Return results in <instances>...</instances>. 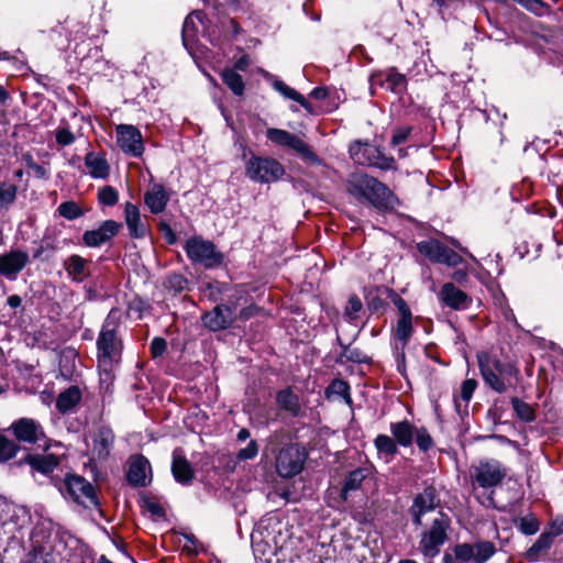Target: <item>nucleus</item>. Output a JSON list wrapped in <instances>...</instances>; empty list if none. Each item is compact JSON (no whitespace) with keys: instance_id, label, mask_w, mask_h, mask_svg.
Returning <instances> with one entry per match:
<instances>
[{"instance_id":"nucleus-16","label":"nucleus","mask_w":563,"mask_h":563,"mask_svg":"<svg viewBox=\"0 0 563 563\" xmlns=\"http://www.w3.org/2000/svg\"><path fill=\"white\" fill-rule=\"evenodd\" d=\"M29 254L21 250H12L0 255V275L14 280L18 274L27 265Z\"/></svg>"},{"instance_id":"nucleus-8","label":"nucleus","mask_w":563,"mask_h":563,"mask_svg":"<svg viewBox=\"0 0 563 563\" xmlns=\"http://www.w3.org/2000/svg\"><path fill=\"white\" fill-rule=\"evenodd\" d=\"M306 457L305 450L298 444L286 445L276 456V471L282 477H294L302 471Z\"/></svg>"},{"instance_id":"nucleus-57","label":"nucleus","mask_w":563,"mask_h":563,"mask_svg":"<svg viewBox=\"0 0 563 563\" xmlns=\"http://www.w3.org/2000/svg\"><path fill=\"white\" fill-rule=\"evenodd\" d=\"M166 341L162 338H154L151 342V353L153 357H158L166 351Z\"/></svg>"},{"instance_id":"nucleus-54","label":"nucleus","mask_w":563,"mask_h":563,"mask_svg":"<svg viewBox=\"0 0 563 563\" xmlns=\"http://www.w3.org/2000/svg\"><path fill=\"white\" fill-rule=\"evenodd\" d=\"M476 386L477 383L474 379L464 380L461 386L460 398L467 404L472 399Z\"/></svg>"},{"instance_id":"nucleus-63","label":"nucleus","mask_w":563,"mask_h":563,"mask_svg":"<svg viewBox=\"0 0 563 563\" xmlns=\"http://www.w3.org/2000/svg\"><path fill=\"white\" fill-rule=\"evenodd\" d=\"M21 297L18 295H11L7 299V303L10 308L15 309L21 306Z\"/></svg>"},{"instance_id":"nucleus-62","label":"nucleus","mask_w":563,"mask_h":563,"mask_svg":"<svg viewBox=\"0 0 563 563\" xmlns=\"http://www.w3.org/2000/svg\"><path fill=\"white\" fill-rule=\"evenodd\" d=\"M310 96L314 99H324L328 96V90L323 87H317L314 88Z\"/></svg>"},{"instance_id":"nucleus-35","label":"nucleus","mask_w":563,"mask_h":563,"mask_svg":"<svg viewBox=\"0 0 563 563\" xmlns=\"http://www.w3.org/2000/svg\"><path fill=\"white\" fill-rule=\"evenodd\" d=\"M287 147L294 150L302 158L310 163L318 164L320 162L318 156L313 153L309 145L295 134L290 135Z\"/></svg>"},{"instance_id":"nucleus-47","label":"nucleus","mask_w":563,"mask_h":563,"mask_svg":"<svg viewBox=\"0 0 563 563\" xmlns=\"http://www.w3.org/2000/svg\"><path fill=\"white\" fill-rule=\"evenodd\" d=\"M519 529L522 533L531 536L538 532L539 521L533 516H526L520 519Z\"/></svg>"},{"instance_id":"nucleus-46","label":"nucleus","mask_w":563,"mask_h":563,"mask_svg":"<svg viewBox=\"0 0 563 563\" xmlns=\"http://www.w3.org/2000/svg\"><path fill=\"white\" fill-rule=\"evenodd\" d=\"M292 133L280 130V129H268L267 130V139L272 141L273 143H276L278 145L287 146L289 137Z\"/></svg>"},{"instance_id":"nucleus-39","label":"nucleus","mask_w":563,"mask_h":563,"mask_svg":"<svg viewBox=\"0 0 563 563\" xmlns=\"http://www.w3.org/2000/svg\"><path fill=\"white\" fill-rule=\"evenodd\" d=\"M473 563H486L496 552L495 545L489 541H481L473 544Z\"/></svg>"},{"instance_id":"nucleus-38","label":"nucleus","mask_w":563,"mask_h":563,"mask_svg":"<svg viewBox=\"0 0 563 563\" xmlns=\"http://www.w3.org/2000/svg\"><path fill=\"white\" fill-rule=\"evenodd\" d=\"M223 82L231 89L236 96H242L244 92V81L242 76L236 73L235 69L228 68L221 74Z\"/></svg>"},{"instance_id":"nucleus-64","label":"nucleus","mask_w":563,"mask_h":563,"mask_svg":"<svg viewBox=\"0 0 563 563\" xmlns=\"http://www.w3.org/2000/svg\"><path fill=\"white\" fill-rule=\"evenodd\" d=\"M452 278H453L456 283L462 284L463 282H465V280H466V278H467V274H466V272H465V271L459 269V271H455V272L453 273Z\"/></svg>"},{"instance_id":"nucleus-30","label":"nucleus","mask_w":563,"mask_h":563,"mask_svg":"<svg viewBox=\"0 0 563 563\" xmlns=\"http://www.w3.org/2000/svg\"><path fill=\"white\" fill-rule=\"evenodd\" d=\"M26 461L34 470L43 474L52 473L59 464V459L54 454L29 455Z\"/></svg>"},{"instance_id":"nucleus-31","label":"nucleus","mask_w":563,"mask_h":563,"mask_svg":"<svg viewBox=\"0 0 563 563\" xmlns=\"http://www.w3.org/2000/svg\"><path fill=\"white\" fill-rule=\"evenodd\" d=\"M81 398V394L78 387L71 386L65 391L60 393L56 400V408L60 412H66L75 407Z\"/></svg>"},{"instance_id":"nucleus-25","label":"nucleus","mask_w":563,"mask_h":563,"mask_svg":"<svg viewBox=\"0 0 563 563\" xmlns=\"http://www.w3.org/2000/svg\"><path fill=\"white\" fill-rule=\"evenodd\" d=\"M68 277L75 283H82L89 275V262L80 255L74 254L64 261Z\"/></svg>"},{"instance_id":"nucleus-61","label":"nucleus","mask_w":563,"mask_h":563,"mask_svg":"<svg viewBox=\"0 0 563 563\" xmlns=\"http://www.w3.org/2000/svg\"><path fill=\"white\" fill-rule=\"evenodd\" d=\"M551 529H552V531H550V533L553 534V538L562 534L563 533V518L554 519L551 523Z\"/></svg>"},{"instance_id":"nucleus-45","label":"nucleus","mask_w":563,"mask_h":563,"mask_svg":"<svg viewBox=\"0 0 563 563\" xmlns=\"http://www.w3.org/2000/svg\"><path fill=\"white\" fill-rule=\"evenodd\" d=\"M18 446L14 442L0 435V462L12 459L16 453Z\"/></svg>"},{"instance_id":"nucleus-56","label":"nucleus","mask_w":563,"mask_h":563,"mask_svg":"<svg viewBox=\"0 0 563 563\" xmlns=\"http://www.w3.org/2000/svg\"><path fill=\"white\" fill-rule=\"evenodd\" d=\"M362 307H363V305H362V301L360 300V298L356 296H352L349 298V301H347V305L345 308V314L350 319H354L356 313H358L362 310Z\"/></svg>"},{"instance_id":"nucleus-21","label":"nucleus","mask_w":563,"mask_h":563,"mask_svg":"<svg viewBox=\"0 0 563 563\" xmlns=\"http://www.w3.org/2000/svg\"><path fill=\"white\" fill-rule=\"evenodd\" d=\"M124 219L129 233L134 239H143L147 234V225L142 221L140 209L136 205H124Z\"/></svg>"},{"instance_id":"nucleus-43","label":"nucleus","mask_w":563,"mask_h":563,"mask_svg":"<svg viewBox=\"0 0 563 563\" xmlns=\"http://www.w3.org/2000/svg\"><path fill=\"white\" fill-rule=\"evenodd\" d=\"M98 200L104 206H114L119 200V192L112 186H103L98 190Z\"/></svg>"},{"instance_id":"nucleus-4","label":"nucleus","mask_w":563,"mask_h":563,"mask_svg":"<svg viewBox=\"0 0 563 563\" xmlns=\"http://www.w3.org/2000/svg\"><path fill=\"white\" fill-rule=\"evenodd\" d=\"M284 174V166L272 157L254 155L245 164V175L254 183H275L279 180Z\"/></svg>"},{"instance_id":"nucleus-6","label":"nucleus","mask_w":563,"mask_h":563,"mask_svg":"<svg viewBox=\"0 0 563 563\" xmlns=\"http://www.w3.org/2000/svg\"><path fill=\"white\" fill-rule=\"evenodd\" d=\"M350 155L352 159L360 165L378 167L380 169H390L394 165V158L386 156L377 146L360 141L350 145Z\"/></svg>"},{"instance_id":"nucleus-49","label":"nucleus","mask_w":563,"mask_h":563,"mask_svg":"<svg viewBox=\"0 0 563 563\" xmlns=\"http://www.w3.org/2000/svg\"><path fill=\"white\" fill-rule=\"evenodd\" d=\"M415 437L418 448L423 452L428 451L433 445L432 438L424 428L416 430Z\"/></svg>"},{"instance_id":"nucleus-22","label":"nucleus","mask_w":563,"mask_h":563,"mask_svg":"<svg viewBox=\"0 0 563 563\" xmlns=\"http://www.w3.org/2000/svg\"><path fill=\"white\" fill-rule=\"evenodd\" d=\"M440 297L445 306L455 310L467 309L471 302L468 296L452 283L442 286Z\"/></svg>"},{"instance_id":"nucleus-9","label":"nucleus","mask_w":563,"mask_h":563,"mask_svg":"<svg viewBox=\"0 0 563 563\" xmlns=\"http://www.w3.org/2000/svg\"><path fill=\"white\" fill-rule=\"evenodd\" d=\"M67 495L80 505H98L95 487L86 478L79 475H67L64 481Z\"/></svg>"},{"instance_id":"nucleus-50","label":"nucleus","mask_w":563,"mask_h":563,"mask_svg":"<svg viewBox=\"0 0 563 563\" xmlns=\"http://www.w3.org/2000/svg\"><path fill=\"white\" fill-rule=\"evenodd\" d=\"M515 2H518L522 7H525L527 10L538 14L542 15L547 11V7L542 0H514Z\"/></svg>"},{"instance_id":"nucleus-53","label":"nucleus","mask_w":563,"mask_h":563,"mask_svg":"<svg viewBox=\"0 0 563 563\" xmlns=\"http://www.w3.org/2000/svg\"><path fill=\"white\" fill-rule=\"evenodd\" d=\"M166 286L176 292L183 291L187 286V279L180 274H172L166 280Z\"/></svg>"},{"instance_id":"nucleus-5","label":"nucleus","mask_w":563,"mask_h":563,"mask_svg":"<svg viewBox=\"0 0 563 563\" xmlns=\"http://www.w3.org/2000/svg\"><path fill=\"white\" fill-rule=\"evenodd\" d=\"M185 251L191 262L199 263L206 268L219 266L223 261V255L216 245L201 238L189 239L186 242Z\"/></svg>"},{"instance_id":"nucleus-19","label":"nucleus","mask_w":563,"mask_h":563,"mask_svg":"<svg viewBox=\"0 0 563 563\" xmlns=\"http://www.w3.org/2000/svg\"><path fill=\"white\" fill-rule=\"evenodd\" d=\"M119 227L115 221L107 220L98 229L86 231L82 241L89 247H98L112 239L118 233Z\"/></svg>"},{"instance_id":"nucleus-11","label":"nucleus","mask_w":563,"mask_h":563,"mask_svg":"<svg viewBox=\"0 0 563 563\" xmlns=\"http://www.w3.org/2000/svg\"><path fill=\"white\" fill-rule=\"evenodd\" d=\"M506 475V468L496 460L481 461L472 472L473 478L483 488L497 486Z\"/></svg>"},{"instance_id":"nucleus-52","label":"nucleus","mask_w":563,"mask_h":563,"mask_svg":"<svg viewBox=\"0 0 563 563\" xmlns=\"http://www.w3.org/2000/svg\"><path fill=\"white\" fill-rule=\"evenodd\" d=\"M257 453H258V445L255 440H251L249 442V444L246 445V448L241 449L238 452L236 457L240 461H247V460L254 459L257 455Z\"/></svg>"},{"instance_id":"nucleus-26","label":"nucleus","mask_w":563,"mask_h":563,"mask_svg":"<svg viewBox=\"0 0 563 563\" xmlns=\"http://www.w3.org/2000/svg\"><path fill=\"white\" fill-rule=\"evenodd\" d=\"M374 84H378L387 90L400 95L406 90L407 79L405 75L389 69L386 73L378 74L373 77Z\"/></svg>"},{"instance_id":"nucleus-3","label":"nucleus","mask_w":563,"mask_h":563,"mask_svg":"<svg viewBox=\"0 0 563 563\" xmlns=\"http://www.w3.org/2000/svg\"><path fill=\"white\" fill-rule=\"evenodd\" d=\"M450 523L448 515L442 511L437 512L430 528L421 533L419 541V551L424 558L433 559L440 553L441 547L448 539Z\"/></svg>"},{"instance_id":"nucleus-2","label":"nucleus","mask_w":563,"mask_h":563,"mask_svg":"<svg viewBox=\"0 0 563 563\" xmlns=\"http://www.w3.org/2000/svg\"><path fill=\"white\" fill-rule=\"evenodd\" d=\"M117 328L118 325L108 318L97 339V357L101 383H110L113 379V369L121 360L122 343L118 338Z\"/></svg>"},{"instance_id":"nucleus-55","label":"nucleus","mask_w":563,"mask_h":563,"mask_svg":"<svg viewBox=\"0 0 563 563\" xmlns=\"http://www.w3.org/2000/svg\"><path fill=\"white\" fill-rule=\"evenodd\" d=\"M410 133H411L410 126L397 128L393 133L391 145L397 146V145L405 143L406 140L408 139V136L410 135Z\"/></svg>"},{"instance_id":"nucleus-37","label":"nucleus","mask_w":563,"mask_h":563,"mask_svg":"<svg viewBox=\"0 0 563 563\" xmlns=\"http://www.w3.org/2000/svg\"><path fill=\"white\" fill-rule=\"evenodd\" d=\"M273 88L283 97L297 101L301 107L310 111L311 106L306 98L291 87L287 86L284 81L277 79L274 80Z\"/></svg>"},{"instance_id":"nucleus-13","label":"nucleus","mask_w":563,"mask_h":563,"mask_svg":"<svg viewBox=\"0 0 563 563\" xmlns=\"http://www.w3.org/2000/svg\"><path fill=\"white\" fill-rule=\"evenodd\" d=\"M114 434L111 429L101 427L87 438V450L91 462L104 461L112 449Z\"/></svg>"},{"instance_id":"nucleus-7","label":"nucleus","mask_w":563,"mask_h":563,"mask_svg":"<svg viewBox=\"0 0 563 563\" xmlns=\"http://www.w3.org/2000/svg\"><path fill=\"white\" fill-rule=\"evenodd\" d=\"M477 360L485 383L497 393H504L506 390V385L500 378V375L505 373L512 375L515 373V368L490 357L487 353H479L477 355Z\"/></svg>"},{"instance_id":"nucleus-28","label":"nucleus","mask_w":563,"mask_h":563,"mask_svg":"<svg viewBox=\"0 0 563 563\" xmlns=\"http://www.w3.org/2000/svg\"><path fill=\"white\" fill-rule=\"evenodd\" d=\"M203 13L200 11L191 12L187 15L183 26V43L186 48H189L190 45L195 42L196 35L198 33V24L203 23Z\"/></svg>"},{"instance_id":"nucleus-1","label":"nucleus","mask_w":563,"mask_h":563,"mask_svg":"<svg viewBox=\"0 0 563 563\" xmlns=\"http://www.w3.org/2000/svg\"><path fill=\"white\" fill-rule=\"evenodd\" d=\"M345 185L347 194L358 203L371 205L378 210L394 207L393 192L375 177L361 172L352 173Z\"/></svg>"},{"instance_id":"nucleus-58","label":"nucleus","mask_w":563,"mask_h":563,"mask_svg":"<svg viewBox=\"0 0 563 563\" xmlns=\"http://www.w3.org/2000/svg\"><path fill=\"white\" fill-rule=\"evenodd\" d=\"M405 349L402 345L395 343V358L400 373L405 371Z\"/></svg>"},{"instance_id":"nucleus-41","label":"nucleus","mask_w":563,"mask_h":563,"mask_svg":"<svg viewBox=\"0 0 563 563\" xmlns=\"http://www.w3.org/2000/svg\"><path fill=\"white\" fill-rule=\"evenodd\" d=\"M25 563H56L54 555L45 549L34 547L25 556Z\"/></svg>"},{"instance_id":"nucleus-27","label":"nucleus","mask_w":563,"mask_h":563,"mask_svg":"<svg viewBox=\"0 0 563 563\" xmlns=\"http://www.w3.org/2000/svg\"><path fill=\"white\" fill-rule=\"evenodd\" d=\"M172 472L175 479L183 485L190 484L194 478L191 464L177 451L173 454Z\"/></svg>"},{"instance_id":"nucleus-40","label":"nucleus","mask_w":563,"mask_h":563,"mask_svg":"<svg viewBox=\"0 0 563 563\" xmlns=\"http://www.w3.org/2000/svg\"><path fill=\"white\" fill-rule=\"evenodd\" d=\"M375 448L379 454L394 456L398 452L395 440L386 434H379L374 440Z\"/></svg>"},{"instance_id":"nucleus-17","label":"nucleus","mask_w":563,"mask_h":563,"mask_svg":"<svg viewBox=\"0 0 563 563\" xmlns=\"http://www.w3.org/2000/svg\"><path fill=\"white\" fill-rule=\"evenodd\" d=\"M11 428L21 442L35 443L45 437L42 426L31 418H21L13 422Z\"/></svg>"},{"instance_id":"nucleus-59","label":"nucleus","mask_w":563,"mask_h":563,"mask_svg":"<svg viewBox=\"0 0 563 563\" xmlns=\"http://www.w3.org/2000/svg\"><path fill=\"white\" fill-rule=\"evenodd\" d=\"M331 390L340 396H346L349 394V385L340 379L334 380L331 386Z\"/></svg>"},{"instance_id":"nucleus-51","label":"nucleus","mask_w":563,"mask_h":563,"mask_svg":"<svg viewBox=\"0 0 563 563\" xmlns=\"http://www.w3.org/2000/svg\"><path fill=\"white\" fill-rule=\"evenodd\" d=\"M56 142L62 146H68L75 142V135L67 126H60L56 130Z\"/></svg>"},{"instance_id":"nucleus-10","label":"nucleus","mask_w":563,"mask_h":563,"mask_svg":"<svg viewBox=\"0 0 563 563\" xmlns=\"http://www.w3.org/2000/svg\"><path fill=\"white\" fill-rule=\"evenodd\" d=\"M118 146L124 154L140 157L144 153V142L141 131L131 124H119L115 128Z\"/></svg>"},{"instance_id":"nucleus-34","label":"nucleus","mask_w":563,"mask_h":563,"mask_svg":"<svg viewBox=\"0 0 563 563\" xmlns=\"http://www.w3.org/2000/svg\"><path fill=\"white\" fill-rule=\"evenodd\" d=\"M366 476V470L364 468H356L350 472L342 487V498L346 500L349 493L358 489Z\"/></svg>"},{"instance_id":"nucleus-60","label":"nucleus","mask_w":563,"mask_h":563,"mask_svg":"<svg viewBox=\"0 0 563 563\" xmlns=\"http://www.w3.org/2000/svg\"><path fill=\"white\" fill-rule=\"evenodd\" d=\"M33 172V175L38 179H47L48 178V169L38 164L31 165L30 168Z\"/></svg>"},{"instance_id":"nucleus-14","label":"nucleus","mask_w":563,"mask_h":563,"mask_svg":"<svg viewBox=\"0 0 563 563\" xmlns=\"http://www.w3.org/2000/svg\"><path fill=\"white\" fill-rule=\"evenodd\" d=\"M394 303L398 308L399 318L396 325L393 328L391 335L395 343L406 347L413 334L412 313L407 302L401 297L397 296Z\"/></svg>"},{"instance_id":"nucleus-42","label":"nucleus","mask_w":563,"mask_h":563,"mask_svg":"<svg viewBox=\"0 0 563 563\" xmlns=\"http://www.w3.org/2000/svg\"><path fill=\"white\" fill-rule=\"evenodd\" d=\"M57 212L67 220H75L84 214L82 209L75 201L62 202L57 208Z\"/></svg>"},{"instance_id":"nucleus-12","label":"nucleus","mask_w":563,"mask_h":563,"mask_svg":"<svg viewBox=\"0 0 563 563\" xmlns=\"http://www.w3.org/2000/svg\"><path fill=\"white\" fill-rule=\"evenodd\" d=\"M418 251L430 261L457 266L463 262L462 256L437 240H428L418 243Z\"/></svg>"},{"instance_id":"nucleus-48","label":"nucleus","mask_w":563,"mask_h":563,"mask_svg":"<svg viewBox=\"0 0 563 563\" xmlns=\"http://www.w3.org/2000/svg\"><path fill=\"white\" fill-rule=\"evenodd\" d=\"M454 555L462 562H473L474 550L473 544L462 543L454 548Z\"/></svg>"},{"instance_id":"nucleus-18","label":"nucleus","mask_w":563,"mask_h":563,"mask_svg":"<svg viewBox=\"0 0 563 563\" xmlns=\"http://www.w3.org/2000/svg\"><path fill=\"white\" fill-rule=\"evenodd\" d=\"M234 321V309L229 306H217L202 316V322L211 331L225 329Z\"/></svg>"},{"instance_id":"nucleus-23","label":"nucleus","mask_w":563,"mask_h":563,"mask_svg":"<svg viewBox=\"0 0 563 563\" xmlns=\"http://www.w3.org/2000/svg\"><path fill=\"white\" fill-rule=\"evenodd\" d=\"M151 471L150 462L142 455L133 456L130 461L128 481L134 486H145Z\"/></svg>"},{"instance_id":"nucleus-44","label":"nucleus","mask_w":563,"mask_h":563,"mask_svg":"<svg viewBox=\"0 0 563 563\" xmlns=\"http://www.w3.org/2000/svg\"><path fill=\"white\" fill-rule=\"evenodd\" d=\"M511 405L515 412L521 420L530 422L534 419V412L532 408L525 401L518 398H512Z\"/></svg>"},{"instance_id":"nucleus-20","label":"nucleus","mask_w":563,"mask_h":563,"mask_svg":"<svg viewBox=\"0 0 563 563\" xmlns=\"http://www.w3.org/2000/svg\"><path fill=\"white\" fill-rule=\"evenodd\" d=\"M169 199V192L161 184H153L144 194V203L154 214L162 213Z\"/></svg>"},{"instance_id":"nucleus-24","label":"nucleus","mask_w":563,"mask_h":563,"mask_svg":"<svg viewBox=\"0 0 563 563\" xmlns=\"http://www.w3.org/2000/svg\"><path fill=\"white\" fill-rule=\"evenodd\" d=\"M85 166L90 177L106 179L110 174V165L103 153L88 152L85 156Z\"/></svg>"},{"instance_id":"nucleus-32","label":"nucleus","mask_w":563,"mask_h":563,"mask_svg":"<svg viewBox=\"0 0 563 563\" xmlns=\"http://www.w3.org/2000/svg\"><path fill=\"white\" fill-rule=\"evenodd\" d=\"M18 186L10 181H0V213L7 212L15 202Z\"/></svg>"},{"instance_id":"nucleus-36","label":"nucleus","mask_w":563,"mask_h":563,"mask_svg":"<svg viewBox=\"0 0 563 563\" xmlns=\"http://www.w3.org/2000/svg\"><path fill=\"white\" fill-rule=\"evenodd\" d=\"M276 402L279 408L289 411L294 416H297L300 411L298 397L289 389L280 390L277 394Z\"/></svg>"},{"instance_id":"nucleus-33","label":"nucleus","mask_w":563,"mask_h":563,"mask_svg":"<svg viewBox=\"0 0 563 563\" xmlns=\"http://www.w3.org/2000/svg\"><path fill=\"white\" fill-rule=\"evenodd\" d=\"M553 542V534L550 532H542L537 541L529 548L526 556L529 561H538L540 555L545 552Z\"/></svg>"},{"instance_id":"nucleus-29","label":"nucleus","mask_w":563,"mask_h":563,"mask_svg":"<svg viewBox=\"0 0 563 563\" xmlns=\"http://www.w3.org/2000/svg\"><path fill=\"white\" fill-rule=\"evenodd\" d=\"M415 427L407 420L390 424V432L397 444L401 446L411 445L415 437Z\"/></svg>"},{"instance_id":"nucleus-15","label":"nucleus","mask_w":563,"mask_h":563,"mask_svg":"<svg viewBox=\"0 0 563 563\" xmlns=\"http://www.w3.org/2000/svg\"><path fill=\"white\" fill-rule=\"evenodd\" d=\"M439 505V498L433 487H427L418 494L410 507L412 522L417 526L422 525V517L433 511Z\"/></svg>"}]
</instances>
